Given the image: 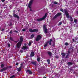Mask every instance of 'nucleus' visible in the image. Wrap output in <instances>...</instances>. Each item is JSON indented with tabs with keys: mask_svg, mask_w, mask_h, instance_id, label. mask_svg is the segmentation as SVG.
Returning <instances> with one entry per match:
<instances>
[{
	"mask_svg": "<svg viewBox=\"0 0 78 78\" xmlns=\"http://www.w3.org/2000/svg\"><path fill=\"white\" fill-rule=\"evenodd\" d=\"M60 11H62V12H64V11L65 14L66 16L67 19H69L70 18L69 14L68 12H67V10H66V9H64V10H63V9L61 8L60 9Z\"/></svg>",
	"mask_w": 78,
	"mask_h": 78,
	"instance_id": "1",
	"label": "nucleus"
},
{
	"mask_svg": "<svg viewBox=\"0 0 78 78\" xmlns=\"http://www.w3.org/2000/svg\"><path fill=\"white\" fill-rule=\"evenodd\" d=\"M34 1V0H31L28 4V7L30 9V11H32V9H31V6L33 4Z\"/></svg>",
	"mask_w": 78,
	"mask_h": 78,
	"instance_id": "2",
	"label": "nucleus"
},
{
	"mask_svg": "<svg viewBox=\"0 0 78 78\" xmlns=\"http://www.w3.org/2000/svg\"><path fill=\"white\" fill-rule=\"evenodd\" d=\"M47 14L46 13L44 16L42 18L39 19H37V20L38 21V22H41V21H42V20H44V19H45V18L47 17Z\"/></svg>",
	"mask_w": 78,
	"mask_h": 78,
	"instance_id": "3",
	"label": "nucleus"
},
{
	"mask_svg": "<svg viewBox=\"0 0 78 78\" xmlns=\"http://www.w3.org/2000/svg\"><path fill=\"white\" fill-rule=\"evenodd\" d=\"M48 29H47V28L46 27V26L45 25H43V31L44 33L45 34H47L48 33V31H47Z\"/></svg>",
	"mask_w": 78,
	"mask_h": 78,
	"instance_id": "4",
	"label": "nucleus"
},
{
	"mask_svg": "<svg viewBox=\"0 0 78 78\" xmlns=\"http://www.w3.org/2000/svg\"><path fill=\"white\" fill-rule=\"evenodd\" d=\"M29 31L30 33H34V32H38V29H35L33 30L32 29H30L29 30Z\"/></svg>",
	"mask_w": 78,
	"mask_h": 78,
	"instance_id": "5",
	"label": "nucleus"
},
{
	"mask_svg": "<svg viewBox=\"0 0 78 78\" xmlns=\"http://www.w3.org/2000/svg\"><path fill=\"white\" fill-rule=\"evenodd\" d=\"M41 39L42 37H41V36L38 35L37 36L35 40L37 42L38 41H40V40H41Z\"/></svg>",
	"mask_w": 78,
	"mask_h": 78,
	"instance_id": "6",
	"label": "nucleus"
},
{
	"mask_svg": "<svg viewBox=\"0 0 78 78\" xmlns=\"http://www.w3.org/2000/svg\"><path fill=\"white\" fill-rule=\"evenodd\" d=\"M62 13H58L55 16H53V19H56V18L58 17H59V16H60L62 15Z\"/></svg>",
	"mask_w": 78,
	"mask_h": 78,
	"instance_id": "7",
	"label": "nucleus"
},
{
	"mask_svg": "<svg viewBox=\"0 0 78 78\" xmlns=\"http://www.w3.org/2000/svg\"><path fill=\"white\" fill-rule=\"evenodd\" d=\"M22 43H21L19 42L17 44L16 47L18 48H20L22 45Z\"/></svg>",
	"mask_w": 78,
	"mask_h": 78,
	"instance_id": "8",
	"label": "nucleus"
},
{
	"mask_svg": "<svg viewBox=\"0 0 78 78\" xmlns=\"http://www.w3.org/2000/svg\"><path fill=\"white\" fill-rule=\"evenodd\" d=\"M8 69V66L5 67L1 69L0 72H3V71H6V70H7Z\"/></svg>",
	"mask_w": 78,
	"mask_h": 78,
	"instance_id": "9",
	"label": "nucleus"
},
{
	"mask_svg": "<svg viewBox=\"0 0 78 78\" xmlns=\"http://www.w3.org/2000/svg\"><path fill=\"white\" fill-rule=\"evenodd\" d=\"M29 47L27 45L23 46L22 48V50H27V49H29Z\"/></svg>",
	"mask_w": 78,
	"mask_h": 78,
	"instance_id": "10",
	"label": "nucleus"
},
{
	"mask_svg": "<svg viewBox=\"0 0 78 78\" xmlns=\"http://www.w3.org/2000/svg\"><path fill=\"white\" fill-rule=\"evenodd\" d=\"M26 73L27 74H29V75L32 74V72L30 69H28L27 70Z\"/></svg>",
	"mask_w": 78,
	"mask_h": 78,
	"instance_id": "11",
	"label": "nucleus"
},
{
	"mask_svg": "<svg viewBox=\"0 0 78 78\" xmlns=\"http://www.w3.org/2000/svg\"><path fill=\"white\" fill-rule=\"evenodd\" d=\"M13 15L14 17H15V18H17V19H20V17H19V16L16 14H13Z\"/></svg>",
	"mask_w": 78,
	"mask_h": 78,
	"instance_id": "12",
	"label": "nucleus"
},
{
	"mask_svg": "<svg viewBox=\"0 0 78 78\" xmlns=\"http://www.w3.org/2000/svg\"><path fill=\"white\" fill-rule=\"evenodd\" d=\"M70 50H72V51H70V50H68V51H67V55H70V52H73V49H70Z\"/></svg>",
	"mask_w": 78,
	"mask_h": 78,
	"instance_id": "13",
	"label": "nucleus"
},
{
	"mask_svg": "<svg viewBox=\"0 0 78 78\" xmlns=\"http://www.w3.org/2000/svg\"><path fill=\"white\" fill-rule=\"evenodd\" d=\"M31 64H33V65H34V66H36L37 65V63L36 61H32L31 62Z\"/></svg>",
	"mask_w": 78,
	"mask_h": 78,
	"instance_id": "14",
	"label": "nucleus"
},
{
	"mask_svg": "<svg viewBox=\"0 0 78 78\" xmlns=\"http://www.w3.org/2000/svg\"><path fill=\"white\" fill-rule=\"evenodd\" d=\"M20 41H19V42L22 43V42H23V37L22 36H20Z\"/></svg>",
	"mask_w": 78,
	"mask_h": 78,
	"instance_id": "15",
	"label": "nucleus"
},
{
	"mask_svg": "<svg viewBox=\"0 0 78 78\" xmlns=\"http://www.w3.org/2000/svg\"><path fill=\"white\" fill-rule=\"evenodd\" d=\"M30 58H32L33 56H34V52H31V53L30 54Z\"/></svg>",
	"mask_w": 78,
	"mask_h": 78,
	"instance_id": "16",
	"label": "nucleus"
},
{
	"mask_svg": "<svg viewBox=\"0 0 78 78\" xmlns=\"http://www.w3.org/2000/svg\"><path fill=\"white\" fill-rule=\"evenodd\" d=\"M52 41H53V39L51 38L50 40L49 41H47V42H48V43H49V45H51V42Z\"/></svg>",
	"mask_w": 78,
	"mask_h": 78,
	"instance_id": "17",
	"label": "nucleus"
},
{
	"mask_svg": "<svg viewBox=\"0 0 78 78\" xmlns=\"http://www.w3.org/2000/svg\"><path fill=\"white\" fill-rule=\"evenodd\" d=\"M48 54L50 57H51L52 56V53L50 51H48Z\"/></svg>",
	"mask_w": 78,
	"mask_h": 78,
	"instance_id": "18",
	"label": "nucleus"
},
{
	"mask_svg": "<svg viewBox=\"0 0 78 78\" xmlns=\"http://www.w3.org/2000/svg\"><path fill=\"white\" fill-rule=\"evenodd\" d=\"M67 64L68 66H72L73 64V63L70 62H68Z\"/></svg>",
	"mask_w": 78,
	"mask_h": 78,
	"instance_id": "19",
	"label": "nucleus"
},
{
	"mask_svg": "<svg viewBox=\"0 0 78 78\" xmlns=\"http://www.w3.org/2000/svg\"><path fill=\"white\" fill-rule=\"evenodd\" d=\"M48 42H47V41L44 44V47L45 48V47H47V46L48 45Z\"/></svg>",
	"mask_w": 78,
	"mask_h": 78,
	"instance_id": "20",
	"label": "nucleus"
},
{
	"mask_svg": "<svg viewBox=\"0 0 78 78\" xmlns=\"http://www.w3.org/2000/svg\"><path fill=\"white\" fill-rule=\"evenodd\" d=\"M37 61L38 62H40V60H41V58L39 57V56H37Z\"/></svg>",
	"mask_w": 78,
	"mask_h": 78,
	"instance_id": "21",
	"label": "nucleus"
},
{
	"mask_svg": "<svg viewBox=\"0 0 78 78\" xmlns=\"http://www.w3.org/2000/svg\"><path fill=\"white\" fill-rule=\"evenodd\" d=\"M55 40H54V42L52 43V46L55 47Z\"/></svg>",
	"mask_w": 78,
	"mask_h": 78,
	"instance_id": "22",
	"label": "nucleus"
},
{
	"mask_svg": "<svg viewBox=\"0 0 78 78\" xmlns=\"http://www.w3.org/2000/svg\"><path fill=\"white\" fill-rule=\"evenodd\" d=\"M22 66H21L18 69V72H20L21 71V70L22 69Z\"/></svg>",
	"mask_w": 78,
	"mask_h": 78,
	"instance_id": "23",
	"label": "nucleus"
},
{
	"mask_svg": "<svg viewBox=\"0 0 78 78\" xmlns=\"http://www.w3.org/2000/svg\"><path fill=\"white\" fill-rule=\"evenodd\" d=\"M34 37V34H33L30 36V38H31V39H33Z\"/></svg>",
	"mask_w": 78,
	"mask_h": 78,
	"instance_id": "24",
	"label": "nucleus"
},
{
	"mask_svg": "<svg viewBox=\"0 0 78 78\" xmlns=\"http://www.w3.org/2000/svg\"><path fill=\"white\" fill-rule=\"evenodd\" d=\"M47 62H48V64H50V59H48L47 60Z\"/></svg>",
	"mask_w": 78,
	"mask_h": 78,
	"instance_id": "25",
	"label": "nucleus"
},
{
	"mask_svg": "<svg viewBox=\"0 0 78 78\" xmlns=\"http://www.w3.org/2000/svg\"><path fill=\"white\" fill-rule=\"evenodd\" d=\"M61 55H62V56H66V53H61Z\"/></svg>",
	"mask_w": 78,
	"mask_h": 78,
	"instance_id": "26",
	"label": "nucleus"
},
{
	"mask_svg": "<svg viewBox=\"0 0 78 78\" xmlns=\"http://www.w3.org/2000/svg\"><path fill=\"white\" fill-rule=\"evenodd\" d=\"M69 45V44L68 42H66L65 43V45H66V46H67L68 45Z\"/></svg>",
	"mask_w": 78,
	"mask_h": 78,
	"instance_id": "27",
	"label": "nucleus"
},
{
	"mask_svg": "<svg viewBox=\"0 0 78 78\" xmlns=\"http://www.w3.org/2000/svg\"><path fill=\"white\" fill-rule=\"evenodd\" d=\"M69 57L70 56L69 55L67 54L66 56V57H65V58H69Z\"/></svg>",
	"mask_w": 78,
	"mask_h": 78,
	"instance_id": "28",
	"label": "nucleus"
},
{
	"mask_svg": "<svg viewBox=\"0 0 78 78\" xmlns=\"http://www.w3.org/2000/svg\"><path fill=\"white\" fill-rule=\"evenodd\" d=\"M4 67V65L3 64H2L1 66V68H3Z\"/></svg>",
	"mask_w": 78,
	"mask_h": 78,
	"instance_id": "29",
	"label": "nucleus"
},
{
	"mask_svg": "<svg viewBox=\"0 0 78 78\" xmlns=\"http://www.w3.org/2000/svg\"><path fill=\"white\" fill-rule=\"evenodd\" d=\"M9 39L11 41H14V40H13V39L12 38V37H9Z\"/></svg>",
	"mask_w": 78,
	"mask_h": 78,
	"instance_id": "30",
	"label": "nucleus"
},
{
	"mask_svg": "<svg viewBox=\"0 0 78 78\" xmlns=\"http://www.w3.org/2000/svg\"><path fill=\"white\" fill-rule=\"evenodd\" d=\"M16 77V76L14 75H13V76H12L11 77H9V78H15Z\"/></svg>",
	"mask_w": 78,
	"mask_h": 78,
	"instance_id": "31",
	"label": "nucleus"
},
{
	"mask_svg": "<svg viewBox=\"0 0 78 78\" xmlns=\"http://www.w3.org/2000/svg\"><path fill=\"white\" fill-rule=\"evenodd\" d=\"M70 21L71 22H73V19H72V16L70 17Z\"/></svg>",
	"mask_w": 78,
	"mask_h": 78,
	"instance_id": "32",
	"label": "nucleus"
},
{
	"mask_svg": "<svg viewBox=\"0 0 78 78\" xmlns=\"http://www.w3.org/2000/svg\"><path fill=\"white\" fill-rule=\"evenodd\" d=\"M31 42L30 41L28 45L29 46H31Z\"/></svg>",
	"mask_w": 78,
	"mask_h": 78,
	"instance_id": "33",
	"label": "nucleus"
},
{
	"mask_svg": "<svg viewBox=\"0 0 78 78\" xmlns=\"http://www.w3.org/2000/svg\"><path fill=\"white\" fill-rule=\"evenodd\" d=\"M61 24H62V22H60L58 24V26H59L60 25H61Z\"/></svg>",
	"mask_w": 78,
	"mask_h": 78,
	"instance_id": "34",
	"label": "nucleus"
},
{
	"mask_svg": "<svg viewBox=\"0 0 78 78\" xmlns=\"http://www.w3.org/2000/svg\"><path fill=\"white\" fill-rule=\"evenodd\" d=\"M54 4H55V5H57L58 4V2L56 1H55L54 2Z\"/></svg>",
	"mask_w": 78,
	"mask_h": 78,
	"instance_id": "35",
	"label": "nucleus"
},
{
	"mask_svg": "<svg viewBox=\"0 0 78 78\" xmlns=\"http://www.w3.org/2000/svg\"><path fill=\"white\" fill-rule=\"evenodd\" d=\"M74 22L75 23H77V20L76 19H75V20H74Z\"/></svg>",
	"mask_w": 78,
	"mask_h": 78,
	"instance_id": "36",
	"label": "nucleus"
},
{
	"mask_svg": "<svg viewBox=\"0 0 78 78\" xmlns=\"http://www.w3.org/2000/svg\"><path fill=\"white\" fill-rule=\"evenodd\" d=\"M13 32H14V33H18V31L16 30H15L13 31Z\"/></svg>",
	"mask_w": 78,
	"mask_h": 78,
	"instance_id": "37",
	"label": "nucleus"
},
{
	"mask_svg": "<svg viewBox=\"0 0 78 78\" xmlns=\"http://www.w3.org/2000/svg\"><path fill=\"white\" fill-rule=\"evenodd\" d=\"M8 47H11V44H10L9 43H8Z\"/></svg>",
	"mask_w": 78,
	"mask_h": 78,
	"instance_id": "38",
	"label": "nucleus"
},
{
	"mask_svg": "<svg viewBox=\"0 0 78 78\" xmlns=\"http://www.w3.org/2000/svg\"><path fill=\"white\" fill-rule=\"evenodd\" d=\"M56 58H59V56L58 55H56L55 56Z\"/></svg>",
	"mask_w": 78,
	"mask_h": 78,
	"instance_id": "39",
	"label": "nucleus"
},
{
	"mask_svg": "<svg viewBox=\"0 0 78 78\" xmlns=\"http://www.w3.org/2000/svg\"><path fill=\"white\" fill-rule=\"evenodd\" d=\"M22 31H26V30H25V29H23L22 30Z\"/></svg>",
	"mask_w": 78,
	"mask_h": 78,
	"instance_id": "40",
	"label": "nucleus"
},
{
	"mask_svg": "<svg viewBox=\"0 0 78 78\" xmlns=\"http://www.w3.org/2000/svg\"><path fill=\"white\" fill-rule=\"evenodd\" d=\"M9 33L10 34H12V30H11L10 31V32H9Z\"/></svg>",
	"mask_w": 78,
	"mask_h": 78,
	"instance_id": "41",
	"label": "nucleus"
},
{
	"mask_svg": "<svg viewBox=\"0 0 78 78\" xmlns=\"http://www.w3.org/2000/svg\"><path fill=\"white\" fill-rule=\"evenodd\" d=\"M1 1L2 2H5V0H1Z\"/></svg>",
	"mask_w": 78,
	"mask_h": 78,
	"instance_id": "42",
	"label": "nucleus"
},
{
	"mask_svg": "<svg viewBox=\"0 0 78 78\" xmlns=\"http://www.w3.org/2000/svg\"><path fill=\"white\" fill-rule=\"evenodd\" d=\"M14 42H15L16 43H17V42H18V41H14Z\"/></svg>",
	"mask_w": 78,
	"mask_h": 78,
	"instance_id": "43",
	"label": "nucleus"
},
{
	"mask_svg": "<svg viewBox=\"0 0 78 78\" xmlns=\"http://www.w3.org/2000/svg\"><path fill=\"white\" fill-rule=\"evenodd\" d=\"M9 17H10V18H12V16H11V15H9Z\"/></svg>",
	"mask_w": 78,
	"mask_h": 78,
	"instance_id": "44",
	"label": "nucleus"
},
{
	"mask_svg": "<svg viewBox=\"0 0 78 78\" xmlns=\"http://www.w3.org/2000/svg\"><path fill=\"white\" fill-rule=\"evenodd\" d=\"M72 40L73 42H75V39H74L73 38Z\"/></svg>",
	"mask_w": 78,
	"mask_h": 78,
	"instance_id": "45",
	"label": "nucleus"
},
{
	"mask_svg": "<svg viewBox=\"0 0 78 78\" xmlns=\"http://www.w3.org/2000/svg\"><path fill=\"white\" fill-rule=\"evenodd\" d=\"M17 65H19V63H16V65L17 66Z\"/></svg>",
	"mask_w": 78,
	"mask_h": 78,
	"instance_id": "46",
	"label": "nucleus"
},
{
	"mask_svg": "<svg viewBox=\"0 0 78 78\" xmlns=\"http://www.w3.org/2000/svg\"><path fill=\"white\" fill-rule=\"evenodd\" d=\"M20 66H23V63H21Z\"/></svg>",
	"mask_w": 78,
	"mask_h": 78,
	"instance_id": "47",
	"label": "nucleus"
},
{
	"mask_svg": "<svg viewBox=\"0 0 78 78\" xmlns=\"http://www.w3.org/2000/svg\"><path fill=\"white\" fill-rule=\"evenodd\" d=\"M11 25H12V23H10L9 26H11Z\"/></svg>",
	"mask_w": 78,
	"mask_h": 78,
	"instance_id": "48",
	"label": "nucleus"
},
{
	"mask_svg": "<svg viewBox=\"0 0 78 78\" xmlns=\"http://www.w3.org/2000/svg\"><path fill=\"white\" fill-rule=\"evenodd\" d=\"M4 30H4V29H2V31H4Z\"/></svg>",
	"mask_w": 78,
	"mask_h": 78,
	"instance_id": "49",
	"label": "nucleus"
},
{
	"mask_svg": "<svg viewBox=\"0 0 78 78\" xmlns=\"http://www.w3.org/2000/svg\"><path fill=\"white\" fill-rule=\"evenodd\" d=\"M24 45H27V44L25 43L24 44Z\"/></svg>",
	"mask_w": 78,
	"mask_h": 78,
	"instance_id": "50",
	"label": "nucleus"
},
{
	"mask_svg": "<svg viewBox=\"0 0 78 78\" xmlns=\"http://www.w3.org/2000/svg\"><path fill=\"white\" fill-rule=\"evenodd\" d=\"M13 12H16V11H15V10H13Z\"/></svg>",
	"mask_w": 78,
	"mask_h": 78,
	"instance_id": "51",
	"label": "nucleus"
},
{
	"mask_svg": "<svg viewBox=\"0 0 78 78\" xmlns=\"http://www.w3.org/2000/svg\"><path fill=\"white\" fill-rule=\"evenodd\" d=\"M21 51V52L22 53V51H22V50H21V51Z\"/></svg>",
	"mask_w": 78,
	"mask_h": 78,
	"instance_id": "52",
	"label": "nucleus"
},
{
	"mask_svg": "<svg viewBox=\"0 0 78 78\" xmlns=\"http://www.w3.org/2000/svg\"><path fill=\"white\" fill-rule=\"evenodd\" d=\"M76 13H77V14H78V11L76 12Z\"/></svg>",
	"mask_w": 78,
	"mask_h": 78,
	"instance_id": "53",
	"label": "nucleus"
},
{
	"mask_svg": "<svg viewBox=\"0 0 78 78\" xmlns=\"http://www.w3.org/2000/svg\"><path fill=\"white\" fill-rule=\"evenodd\" d=\"M43 78H47L46 77L44 76V77H43Z\"/></svg>",
	"mask_w": 78,
	"mask_h": 78,
	"instance_id": "54",
	"label": "nucleus"
},
{
	"mask_svg": "<svg viewBox=\"0 0 78 78\" xmlns=\"http://www.w3.org/2000/svg\"><path fill=\"white\" fill-rule=\"evenodd\" d=\"M4 73H6V72H4Z\"/></svg>",
	"mask_w": 78,
	"mask_h": 78,
	"instance_id": "55",
	"label": "nucleus"
},
{
	"mask_svg": "<svg viewBox=\"0 0 78 78\" xmlns=\"http://www.w3.org/2000/svg\"><path fill=\"white\" fill-rule=\"evenodd\" d=\"M77 53H78V49L77 50Z\"/></svg>",
	"mask_w": 78,
	"mask_h": 78,
	"instance_id": "56",
	"label": "nucleus"
},
{
	"mask_svg": "<svg viewBox=\"0 0 78 78\" xmlns=\"http://www.w3.org/2000/svg\"><path fill=\"white\" fill-rule=\"evenodd\" d=\"M76 2H77V3H78V1H76Z\"/></svg>",
	"mask_w": 78,
	"mask_h": 78,
	"instance_id": "57",
	"label": "nucleus"
},
{
	"mask_svg": "<svg viewBox=\"0 0 78 78\" xmlns=\"http://www.w3.org/2000/svg\"><path fill=\"white\" fill-rule=\"evenodd\" d=\"M70 70H72V69H70Z\"/></svg>",
	"mask_w": 78,
	"mask_h": 78,
	"instance_id": "58",
	"label": "nucleus"
}]
</instances>
